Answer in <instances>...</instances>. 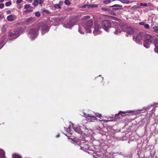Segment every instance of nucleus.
Instances as JSON below:
<instances>
[{"label": "nucleus", "instance_id": "nucleus-1", "mask_svg": "<svg viewBox=\"0 0 158 158\" xmlns=\"http://www.w3.org/2000/svg\"><path fill=\"white\" fill-rule=\"evenodd\" d=\"M144 36L143 46L146 48H148L149 47V45L152 43L153 40L154 38L152 35L147 34H145Z\"/></svg>", "mask_w": 158, "mask_h": 158}, {"label": "nucleus", "instance_id": "nucleus-2", "mask_svg": "<svg viewBox=\"0 0 158 158\" xmlns=\"http://www.w3.org/2000/svg\"><path fill=\"white\" fill-rule=\"evenodd\" d=\"M38 27H33L31 28L29 31L28 36L31 39H35L38 35Z\"/></svg>", "mask_w": 158, "mask_h": 158}, {"label": "nucleus", "instance_id": "nucleus-3", "mask_svg": "<svg viewBox=\"0 0 158 158\" xmlns=\"http://www.w3.org/2000/svg\"><path fill=\"white\" fill-rule=\"evenodd\" d=\"M127 27V26L123 23H120L119 24V25L117 26V27L115 28H113L112 30L115 29V31L114 32V33L116 35H118L121 32L120 28L123 31H125L126 30Z\"/></svg>", "mask_w": 158, "mask_h": 158}, {"label": "nucleus", "instance_id": "nucleus-4", "mask_svg": "<svg viewBox=\"0 0 158 158\" xmlns=\"http://www.w3.org/2000/svg\"><path fill=\"white\" fill-rule=\"evenodd\" d=\"M93 21L92 19H90L84 22L82 25L85 29L87 32L90 33L91 31L90 28L93 26Z\"/></svg>", "mask_w": 158, "mask_h": 158}, {"label": "nucleus", "instance_id": "nucleus-5", "mask_svg": "<svg viewBox=\"0 0 158 158\" xmlns=\"http://www.w3.org/2000/svg\"><path fill=\"white\" fill-rule=\"evenodd\" d=\"M101 24L103 28L106 31H108L109 29L111 27V24L108 20L102 21Z\"/></svg>", "mask_w": 158, "mask_h": 158}, {"label": "nucleus", "instance_id": "nucleus-6", "mask_svg": "<svg viewBox=\"0 0 158 158\" xmlns=\"http://www.w3.org/2000/svg\"><path fill=\"white\" fill-rule=\"evenodd\" d=\"M38 27V29L41 30L42 34L47 32L49 30V28L48 26L43 23H40Z\"/></svg>", "mask_w": 158, "mask_h": 158}, {"label": "nucleus", "instance_id": "nucleus-7", "mask_svg": "<svg viewBox=\"0 0 158 158\" xmlns=\"http://www.w3.org/2000/svg\"><path fill=\"white\" fill-rule=\"evenodd\" d=\"M19 35V32L17 31H14L13 32L11 31L8 32V36L10 40L16 39Z\"/></svg>", "mask_w": 158, "mask_h": 158}, {"label": "nucleus", "instance_id": "nucleus-8", "mask_svg": "<svg viewBox=\"0 0 158 158\" xmlns=\"http://www.w3.org/2000/svg\"><path fill=\"white\" fill-rule=\"evenodd\" d=\"M77 22L75 20H72L67 24H65L64 25V27L67 28H71L72 27L75 25Z\"/></svg>", "mask_w": 158, "mask_h": 158}, {"label": "nucleus", "instance_id": "nucleus-9", "mask_svg": "<svg viewBox=\"0 0 158 158\" xmlns=\"http://www.w3.org/2000/svg\"><path fill=\"white\" fill-rule=\"evenodd\" d=\"M100 28L101 27L99 24H96L95 25L94 30L93 32L94 35H96L98 34H101L102 31L99 30Z\"/></svg>", "mask_w": 158, "mask_h": 158}, {"label": "nucleus", "instance_id": "nucleus-10", "mask_svg": "<svg viewBox=\"0 0 158 158\" xmlns=\"http://www.w3.org/2000/svg\"><path fill=\"white\" fill-rule=\"evenodd\" d=\"M44 2V0H34V2L32 3V5L35 7L37 6L39 4L42 6V4Z\"/></svg>", "mask_w": 158, "mask_h": 158}, {"label": "nucleus", "instance_id": "nucleus-11", "mask_svg": "<svg viewBox=\"0 0 158 158\" xmlns=\"http://www.w3.org/2000/svg\"><path fill=\"white\" fill-rule=\"evenodd\" d=\"M143 36L144 35L143 33H140L137 35L134 40L136 43H139L142 39Z\"/></svg>", "mask_w": 158, "mask_h": 158}, {"label": "nucleus", "instance_id": "nucleus-12", "mask_svg": "<svg viewBox=\"0 0 158 158\" xmlns=\"http://www.w3.org/2000/svg\"><path fill=\"white\" fill-rule=\"evenodd\" d=\"M83 115L84 116L86 117H89V119H92L94 120H96L97 118L94 115H92L90 114H87L86 113L84 112L83 113Z\"/></svg>", "mask_w": 158, "mask_h": 158}, {"label": "nucleus", "instance_id": "nucleus-13", "mask_svg": "<svg viewBox=\"0 0 158 158\" xmlns=\"http://www.w3.org/2000/svg\"><path fill=\"white\" fill-rule=\"evenodd\" d=\"M35 21V19L32 17H30L29 18L27 19L24 21V23L25 24H28L30 23H31Z\"/></svg>", "mask_w": 158, "mask_h": 158}, {"label": "nucleus", "instance_id": "nucleus-14", "mask_svg": "<svg viewBox=\"0 0 158 158\" xmlns=\"http://www.w3.org/2000/svg\"><path fill=\"white\" fill-rule=\"evenodd\" d=\"M125 31L129 34H132L134 33V31L133 27L127 26Z\"/></svg>", "mask_w": 158, "mask_h": 158}, {"label": "nucleus", "instance_id": "nucleus-15", "mask_svg": "<svg viewBox=\"0 0 158 158\" xmlns=\"http://www.w3.org/2000/svg\"><path fill=\"white\" fill-rule=\"evenodd\" d=\"M72 127L73 129L76 132L80 133L81 132V129L80 128L77 126L76 125L74 124H72Z\"/></svg>", "mask_w": 158, "mask_h": 158}, {"label": "nucleus", "instance_id": "nucleus-16", "mask_svg": "<svg viewBox=\"0 0 158 158\" xmlns=\"http://www.w3.org/2000/svg\"><path fill=\"white\" fill-rule=\"evenodd\" d=\"M110 7H113V10H118L119 8H122L123 6L122 5H120L118 4H115L112 6H110Z\"/></svg>", "mask_w": 158, "mask_h": 158}, {"label": "nucleus", "instance_id": "nucleus-17", "mask_svg": "<svg viewBox=\"0 0 158 158\" xmlns=\"http://www.w3.org/2000/svg\"><path fill=\"white\" fill-rule=\"evenodd\" d=\"M15 19V15H10L8 16L7 17V19L9 21L11 22L13 21Z\"/></svg>", "mask_w": 158, "mask_h": 158}, {"label": "nucleus", "instance_id": "nucleus-18", "mask_svg": "<svg viewBox=\"0 0 158 158\" xmlns=\"http://www.w3.org/2000/svg\"><path fill=\"white\" fill-rule=\"evenodd\" d=\"M0 157L1 158H6L5 152L1 149H0Z\"/></svg>", "mask_w": 158, "mask_h": 158}, {"label": "nucleus", "instance_id": "nucleus-19", "mask_svg": "<svg viewBox=\"0 0 158 158\" xmlns=\"http://www.w3.org/2000/svg\"><path fill=\"white\" fill-rule=\"evenodd\" d=\"M154 43L156 48V49H155V51L156 52H157L156 51V49L158 50V40L155 39L154 41Z\"/></svg>", "mask_w": 158, "mask_h": 158}, {"label": "nucleus", "instance_id": "nucleus-20", "mask_svg": "<svg viewBox=\"0 0 158 158\" xmlns=\"http://www.w3.org/2000/svg\"><path fill=\"white\" fill-rule=\"evenodd\" d=\"M90 17L89 15H86L85 16H83L82 19L81 20H88L90 19Z\"/></svg>", "mask_w": 158, "mask_h": 158}, {"label": "nucleus", "instance_id": "nucleus-21", "mask_svg": "<svg viewBox=\"0 0 158 158\" xmlns=\"http://www.w3.org/2000/svg\"><path fill=\"white\" fill-rule=\"evenodd\" d=\"M13 158H22V157L19 155L17 154H14L12 156Z\"/></svg>", "mask_w": 158, "mask_h": 158}, {"label": "nucleus", "instance_id": "nucleus-22", "mask_svg": "<svg viewBox=\"0 0 158 158\" xmlns=\"http://www.w3.org/2000/svg\"><path fill=\"white\" fill-rule=\"evenodd\" d=\"M71 127V125H70L69 127L67 128L66 130L67 132L69 134H71V132L70 127Z\"/></svg>", "mask_w": 158, "mask_h": 158}, {"label": "nucleus", "instance_id": "nucleus-23", "mask_svg": "<svg viewBox=\"0 0 158 158\" xmlns=\"http://www.w3.org/2000/svg\"><path fill=\"white\" fill-rule=\"evenodd\" d=\"M119 1L123 3L128 4L129 3V2L128 0H118Z\"/></svg>", "mask_w": 158, "mask_h": 158}, {"label": "nucleus", "instance_id": "nucleus-24", "mask_svg": "<svg viewBox=\"0 0 158 158\" xmlns=\"http://www.w3.org/2000/svg\"><path fill=\"white\" fill-rule=\"evenodd\" d=\"M152 29L155 32H158V27L155 26L153 27Z\"/></svg>", "mask_w": 158, "mask_h": 158}, {"label": "nucleus", "instance_id": "nucleus-25", "mask_svg": "<svg viewBox=\"0 0 158 158\" xmlns=\"http://www.w3.org/2000/svg\"><path fill=\"white\" fill-rule=\"evenodd\" d=\"M98 6L97 5L93 4V5H89V8H94L97 7Z\"/></svg>", "mask_w": 158, "mask_h": 158}, {"label": "nucleus", "instance_id": "nucleus-26", "mask_svg": "<svg viewBox=\"0 0 158 158\" xmlns=\"http://www.w3.org/2000/svg\"><path fill=\"white\" fill-rule=\"evenodd\" d=\"M111 2V0H105L103 1V3L106 4H108Z\"/></svg>", "mask_w": 158, "mask_h": 158}, {"label": "nucleus", "instance_id": "nucleus-27", "mask_svg": "<svg viewBox=\"0 0 158 158\" xmlns=\"http://www.w3.org/2000/svg\"><path fill=\"white\" fill-rule=\"evenodd\" d=\"M64 4L67 5H69L70 4V2L69 0H65L64 2Z\"/></svg>", "mask_w": 158, "mask_h": 158}, {"label": "nucleus", "instance_id": "nucleus-28", "mask_svg": "<svg viewBox=\"0 0 158 158\" xmlns=\"http://www.w3.org/2000/svg\"><path fill=\"white\" fill-rule=\"evenodd\" d=\"M54 7L56 9H60L61 8V7L59 6L58 4H56L54 6Z\"/></svg>", "mask_w": 158, "mask_h": 158}, {"label": "nucleus", "instance_id": "nucleus-29", "mask_svg": "<svg viewBox=\"0 0 158 158\" xmlns=\"http://www.w3.org/2000/svg\"><path fill=\"white\" fill-rule=\"evenodd\" d=\"M35 15L36 17H39L40 15V14L39 12L37 11L35 12Z\"/></svg>", "mask_w": 158, "mask_h": 158}, {"label": "nucleus", "instance_id": "nucleus-30", "mask_svg": "<svg viewBox=\"0 0 158 158\" xmlns=\"http://www.w3.org/2000/svg\"><path fill=\"white\" fill-rule=\"evenodd\" d=\"M88 6H89V5H88L87 4H85L84 5L80 6V7H81V8H85L87 7L88 8H89Z\"/></svg>", "mask_w": 158, "mask_h": 158}, {"label": "nucleus", "instance_id": "nucleus-31", "mask_svg": "<svg viewBox=\"0 0 158 158\" xmlns=\"http://www.w3.org/2000/svg\"><path fill=\"white\" fill-rule=\"evenodd\" d=\"M30 6V4H26L24 6V8L25 9H27L29 8Z\"/></svg>", "mask_w": 158, "mask_h": 158}, {"label": "nucleus", "instance_id": "nucleus-32", "mask_svg": "<svg viewBox=\"0 0 158 158\" xmlns=\"http://www.w3.org/2000/svg\"><path fill=\"white\" fill-rule=\"evenodd\" d=\"M102 10H104L105 11H110L109 9L108 8H102Z\"/></svg>", "mask_w": 158, "mask_h": 158}, {"label": "nucleus", "instance_id": "nucleus-33", "mask_svg": "<svg viewBox=\"0 0 158 158\" xmlns=\"http://www.w3.org/2000/svg\"><path fill=\"white\" fill-rule=\"evenodd\" d=\"M11 2H8L6 3L5 5L6 6H10L11 5Z\"/></svg>", "mask_w": 158, "mask_h": 158}, {"label": "nucleus", "instance_id": "nucleus-34", "mask_svg": "<svg viewBox=\"0 0 158 158\" xmlns=\"http://www.w3.org/2000/svg\"><path fill=\"white\" fill-rule=\"evenodd\" d=\"M43 11L48 14H49L50 13L49 11L48 10L44 9Z\"/></svg>", "mask_w": 158, "mask_h": 158}, {"label": "nucleus", "instance_id": "nucleus-35", "mask_svg": "<svg viewBox=\"0 0 158 158\" xmlns=\"http://www.w3.org/2000/svg\"><path fill=\"white\" fill-rule=\"evenodd\" d=\"M140 6H148L147 4L146 3L144 4H143L142 3H140Z\"/></svg>", "mask_w": 158, "mask_h": 158}, {"label": "nucleus", "instance_id": "nucleus-36", "mask_svg": "<svg viewBox=\"0 0 158 158\" xmlns=\"http://www.w3.org/2000/svg\"><path fill=\"white\" fill-rule=\"evenodd\" d=\"M144 27L147 29H149V25L148 24H145L144 25Z\"/></svg>", "mask_w": 158, "mask_h": 158}, {"label": "nucleus", "instance_id": "nucleus-37", "mask_svg": "<svg viewBox=\"0 0 158 158\" xmlns=\"http://www.w3.org/2000/svg\"><path fill=\"white\" fill-rule=\"evenodd\" d=\"M96 116L97 117H98L101 118V117H102L101 114H99V113H97L96 114Z\"/></svg>", "mask_w": 158, "mask_h": 158}, {"label": "nucleus", "instance_id": "nucleus-38", "mask_svg": "<svg viewBox=\"0 0 158 158\" xmlns=\"http://www.w3.org/2000/svg\"><path fill=\"white\" fill-rule=\"evenodd\" d=\"M4 5L3 3H1L0 4V8L2 9L4 7Z\"/></svg>", "mask_w": 158, "mask_h": 158}, {"label": "nucleus", "instance_id": "nucleus-39", "mask_svg": "<svg viewBox=\"0 0 158 158\" xmlns=\"http://www.w3.org/2000/svg\"><path fill=\"white\" fill-rule=\"evenodd\" d=\"M126 113V112H123V111H120L119 113L118 114V115H119V114H125Z\"/></svg>", "mask_w": 158, "mask_h": 158}, {"label": "nucleus", "instance_id": "nucleus-40", "mask_svg": "<svg viewBox=\"0 0 158 158\" xmlns=\"http://www.w3.org/2000/svg\"><path fill=\"white\" fill-rule=\"evenodd\" d=\"M139 24L140 25H143L144 26V25H145V23L144 22H140L139 23Z\"/></svg>", "mask_w": 158, "mask_h": 158}, {"label": "nucleus", "instance_id": "nucleus-41", "mask_svg": "<svg viewBox=\"0 0 158 158\" xmlns=\"http://www.w3.org/2000/svg\"><path fill=\"white\" fill-rule=\"evenodd\" d=\"M78 31L81 34H84V33L83 32H82L81 31V29L79 28V29H78Z\"/></svg>", "mask_w": 158, "mask_h": 158}, {"label": "nucleus", "instance_id": "nucleus-42", "mask_svg": "<svg viewBox=\"0 0 158 158\" xmlns=\"http://www.w3.org/2000/svg\"><path fill=\"white\" fill-rule=\"evenodd\" d=\"M22 1V0H17L16 2L17 3H21Z\"/></svg>", "mask_w": 158, "mask_h": 158}, {"label": "nucleus", "instance_id": "nucleus-43", "mask_svg": "<svg viewBox=\"0 0 158 158\" xmlns=\"http://www.w3.org/2000/svg\"><path fill=\"white\" fill-rule=\"evenodd\" d=\"M124 158H131V157H130L129 156H124Z\"/></svg>", "mask_w": 158, "mask_h": 158}, {"label": "nucleus", "instance_id": "nucleus-44", "mask_svg": "<svg viewBox=\"0 0 158 158\" xmlns=\"http://www.w3.org/2000/svg\"><path fill=\"white\" fill-rule=\"evenodd\" d=\"M26 0L28 2H29L30 3H31L32 2V0Z\"/></svg>", "mask_w": 158, "mask_h": 158}, {"label": "nucleus", "instance_id": "nucleus-45", "mask_svg": "<svg viewBox=\"0 0 158 158\" xmlns=\"http://www.w3.org/2000/svg\"><path fill=\"white\" fill-rule=\"evenodd\" d=\"M60 135L59 134H58L57 135H56V138H58V137H60Z\"/></svg>", "mask_w": 158, "mask_h": 158}, {"label": "nucleus", "instance_id": "nucleus-46", "mask_svg": "<svg viewBox=\"0 0 158 158\" xmlns=\"http://www.w3.org/2000/svg\"><path fill=\"white\" fill-rule=\"evenodd\" d=\"M4 1V0H0V2H2Z\"/></svg>", "mask_w": 158, "mask_h": 158}, {"label": "nucleus", "instance_id": "nucleus-47", "mask_svg": "<svg viewBox=\"0 0 158 158\" xmlns=\"http://www.w3.org/2000/svg\"><path fill=\"white\" fill-rule=\"evenodd\" d=\"M26 12H29L30 11V10H27L26 11Z\"/></svg>", "mask_w": 158, "mask_h": 158}, {"label": "nucleus", "instance_id": "nucleus-48", "mask_svg": "<svg viewBox=\"0 0 158 158\" xmlns=\"http://www.w3.org/2000/svg\"><path fill=\"white\" fill-rule=\"evenodd\" d=\"M96 155H95V156H93V157H95V158H97V157H96Z\"/></svg>", "mask_w": 158, "mask_h": 158}, {"label": "nucleus", "instance_id": "nucleus-49", "mask_svg": "<svg viewBox=\"0 0 158 158\" xmlns=\"http://www.w3.org/2000/svg\"><path fill=\"white\" fill-rule=\"evenodd\" d=\"M111 14H112V13H114V12L113 11H111Z\"/></svg>", "mask_w": 158, "mask_h": 158}, {"label": "nucleus", "instance_id": "nucleus-50", "mask_svg": "<svg viewBox=\"0 0 158 158\" xmlns=\"http://www.w3.org/2000/svg\"><path fill=\"white\" fill-rule=\"evenodd\" d=\"M8 12H9V13H10V12H10V11H8Z\"/></svg>", "mask_w": 158, "mask_h": 158}, {"label": "nucleus", "instance_id": "nucleus-51", "mask_svg": "<svg viewBox=\"0 0 158 158\" xmlns=\"http://www.w3.org/2000/svg\"><path fill=\"white\" fill-rule=\"evenodd\" d=\"M60 3H61V2H62V3H63V1H60Z\"/></svg>", "mask_w": 158, "mask_h": 158}, {"label": "nucleus", "instance_id": "nucleus-52", "mask_svg": "<svg viewBox=\"0 0 158 158\" xmlns=\"http://www.w3.org/2000/svg\"><path fill=\"white\" fill-rule=\"evenodd\" d=\"M101 75H99V77H101Z\"/></svg>", "mask_w": 158, "mask_h": 158}, {"label": "nucleus", "instance_id": "nucleus-53", "mask_svg": "<svg viewBox=\"0 0 158 158\" xmlns=\"http://www.w3.org/2000/svg\"><path fill=\"white\" fill-rule=\"evenodd\" d=\"M157 10L158 11V7H157Z\"/></svg>", "mask_w": 158, "mask_h": 158}, {"label": "nucleus", "instance_id": "nucleus-54", "mask_svg": "<svg viewBox=\"0 0 158 158\" xmlns=\"http://www.w3.org/2000/svg\"><path fill=\"white\" fill-rule=\"evenodd\" d=\"M1 15H0V18H1Z\"/></svg>", "mask_w": 158, "mask_h": 158}, {"label": "nucleus", "instance_id": "nucleus-55", "mask_svg": "<svg viewBox=\"0 0 158 158\" xmlns=\"http://www.w3.org/2000/svg\"><path fill=\"white\" fill-rule=\"evenodd\" d=\"M100 121H102V120H100Z\"/></svg>", "mask_w": 158, "mask_h": 158}, {"label": "nucleus", "instance_id": "nucleus-56", "mask_svg": "<svg viewBox=\"0 0 158 158\" xmlns=\"http://www.w3.org/2000/svg\"><path fill=\"white\" fill-rule=\"evenodd\" d=\"M102 79H103H103H104V78H103V77H102Z\"/></svg>", "mask_w": 158, "mask_h": 158}]
</instances>
